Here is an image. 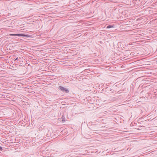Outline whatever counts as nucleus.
I'll list each match as a JSON object with an SVG mask.
<instances>
[{"mask_svg":"<svg viewBox=\"0 0 157 157\" xmlns=\"http://www.w3.org/2000/svg\"><path fill=\"white\" fill-rule=\"evenodd\" d=\"M11 36H25V37H29V35L26 34H11L10 35Z\"/></svg>","mask_w":157,"mask_h":157,"instance_id":"obj_1","label":"nucleus"},{"mask_svg":"<svg viewBox=\"0 0 157 157\" xmlns=\"http://www.w3.org/2000/svg\"><path fill=\"white\" fill-rule=\"evenodd\" d=\"M58 89L63 92H65L66 93H68L69 92V90L67 89L62 86H59Z\"/></svg>","mask_w":157,"mask_h":157,"instance_id":"obj_2","label":"nucleus"},{"mask_svg":"<svg viewBox=\"0 0 157 157\" xmlns=\"http://www.w3.org/2000/svg\"><path fill=\"white\" fill-rule=\"evenodd\" d=\"M61 119L62 121L63 122H64L65 121V117L63 115L61 117Z\"/></svg>","mask_w":157,"mask_h":157,"instance_id":"obj_3","label":"nucleus"},{"mask_svg":"<svg viewBox=\"0 0 157 157\" xmlns=\"http://www.w3.org/2000/svg\"><path fill=\"white\" fill-rule=\"evenodd\" d=\"M113 27H114L113 25H108L107 26V28L109 29V28H113Z\"/></svg>","mask_w":157,"mask_h":157,"instance_id":"obj_4","label":"nucleus"},{"mask_svg":"<svg viewBox=\"0 0 157 157\" xmlns=\"http://www.w3.org/2000/svg\"><path fill=\"white\" fill-rule=\"evenodd\" d=\"M77 152H77V153H78V154H82V155H84V154L81 153H79V151H77Z\"/></svg>","mask_w":157,"mask_h":157,"instance_id":"obj_5","label":"nucleus"},{"mask_svg":"<svg viewBox=\"0 0 157 157\" xmlns=\"http://www.w3.org/2000/svg\"><path fill=\"white\" fill-rule=\"evenodd\" d=\"M2 147L0 146V151H2Z\"/></svg>","mask_w":157,"mask_h":157,"instance_id":"obj_6","label":"nucleus"},{"mask_svg":"<svg viewBox=\"0 0 157 157\" xmlns=\"http://www.w3.org/2000/svg\"><path fill=\"white\" fill-rule=\"evenodd\" d=\"M18 59V58H17L15 59V60H17Z\"/></svg>","mask_w":157,"mask_h":157,"instance_id":"obj_7","label":"nucleus"}]
</instances>
